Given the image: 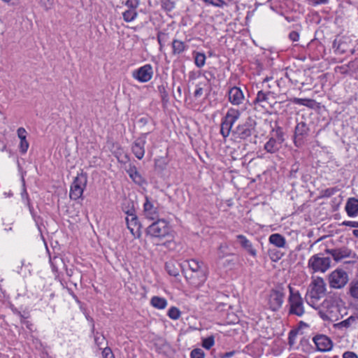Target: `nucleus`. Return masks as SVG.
<instances>
[{"instance_id": "1", "label": "nucleus", "mask_w": 358, "mask_h": 358, "mask_svg": "<svg viewBox=\"0 0 358 358\" xmlns=\"http://www.w3.org/2000/svg\"><path fill=\"white\" fill-rule=\"evenodd\" d=\"M342 300L338 296L329 295L322 303H317L313 307L317 310L318 315L324 321H336L341 315V306Z\"/></svg>"}, {"instance_id": "2", "label": "nucleus", "mask_w": 358, "mask_h": 358, "mask_svg": "<svg viewBox=\"0 0 358 358\" xmlns=\"http://www.w3.org/2000/svg\"><path fill=\"white\" fill-rule=\"evenodd\" d=\"M189 268L185 271V277L192 286L202 285L207 279L208 269L201 261L192 259L187 261Z\"/></svg>"}, {"instance_id": "3", "label": "nucleus", "mask_w": 358, "mask_h": 358, "mask_svg": "<svg viewBox=\"0 0 358 358\" xmlns=\"http://www.w3.org/2000/svg\"><path fill=\"white\" fill-rule=\"evenodd\" d=\"M326 284L322 278L317 277L312 280L308 286L305 299L307 303L315 307L319 301L324 296Z\"/></svg>"}, {"instance_id": "4", "label": "nucleus", "mask_w": 358, "mask_h": 358, "mask_svg": "<svg viewBox=\"0 0 358 358\" xmlns=\"http://www.w3.org/2000/svg\"><path fill=\"white\" fill-rule=\"evenodd\" d=\"M287 288L285 283H278L270 289V310L278 311L282 308Z\"/></svg>"}, {"instance_id": "5", "label": "nucleus", "mask_w": 358, "mask_h": 358, "mask_svg": "<svg viewBox=\"0 0 358 358\" xmlns=\"http://www.w3.org/2000/svg\"><path fill=\"white\" fill-rule=\"evenodd\" d=\"M288 289L289 292L288 296L289 313L291 315L301 317L305 313L303 299L298 290L290 285H288Z\"/></svg>"}, {"instance_id": "6", "label": "nucleus", "mask_w": 358, "mask_h": 358, "mask_svg": "<svg viewBox=\"0 0 358 358\" xmlns=\"http://www.w3.org/2000/svg\"><path fill=\"white\" fill-rule=\"evenodd\" d=\"M331 259L323 253H317L310 257L308 268L313 273H325L331 266Z\"/></svg>"}, {"instance_id": "7", "label": "nucleus", "mask_w": 358, "mask_h": 358, "mask_svg": "<svg viewBox=\"0 0 358 358\" xmlns=\"http://www.w3.org/2000/svg\"><path fill=\"white\" fill-rule=\"evenodd\" d=\"M145 232L152 238L161 239L169 235L170 226L165 220L156 219L155 222L147 227Z\"/></svg>"}, {"instance_id": "8", "label": "nucleus", "mask_w": 358, "mask_h": 358, "mask_svg": "<svg viewBox=\"0 0 358 358\" xmlns=\"http://www.w3.org/2000/svg\"><path fill=\"white\" fill-rule=\"evenodd\" d=\"M87 183V174L83 171L77 175L74 178L70 189L69 196L73 200L80 199L85 189Z\"/></svg>"}, {"instance_id": "9", "label": "nucleus", "mask_w": 358, "mask_h": 358, "mask_svg": "<svg viewBox=\"0 0 358 358\" xmlns=\"http://www.w3.org/2000/svg\"><path fill=\"white\" fill-rule=\"evenodd\" d=\"M240 115L239 110L236 109L228 110L221 123L220 133L224 138L229 136L233 124L239 118Z\"/></svg>"}, {"instance_id": "10", "label": "nucleus", "mask_w": 358, "mask_h": 358, "mask_svg": "<svg viewBox=\"0 0 358 358\" xmlns=\"http://www.w3.org/2000/svg\"><path fill=\"white\" fill-rule=\"evenodd\" d=\"M255 124V121L252 118L248 117L245 122L238 124L232 131V134L235 138L246 139L252 134Z\"/></svg>"}, {"instance_id": "11", "label": "nucleus", "mask_w": 358, "mask_h": 358, "mask_svg": "<svg viewBox=\"0 0 358 358\" xmlns=\"http://www.w3.org/2000/svg\"><path fill=\"white\" fill-rule=\"evenodd\" d=\"M329 285L334 289H341L348 282V275L343 269H336L329 275Z\"/></svg>"}, {"instance_id": "12", "label": "nucleus", "mask_w": 358, "mask_h": 358, "mask_svg": "<svg viewBox=\"0 0 358 358\" xmlns=\"http://www.w3.org/2000/svg\"><path fill=\"white\" fill-rule=\"evenodd\" d=\"M254 109L260 117L268 113V98L267 93L260 90L254 100Z\"/></svg>"}, {"instance_id": "13", "label": "nucleus", "mask_w": 358, "mask_h": 358, "mask_svg": "<svg viewBox=\"0 0 358 358\" xmlns=\"http://www.w3.org/2000/svg\"><path fill=\"white\" fill-rule=\"evenodd\" d=\"M143 215L148 220H155L159 219V213L157 201L151 199L148 196H145L143 203Z\"/></svg>"}, {"instance_id": "14", "label": "nucleus", "mask_w": 358, "mask_h": 358, "mask_svg": "<svg viewBox=\"0 0 358 358\" xmlns=\"http://www.w3.org/2000/svg\"><path fill=\"white\" fill-rule=\"evenodd\" d=\"M153 75L152 67L150 64H145L132 73L134 78L140 83H146L151 80Z\"/></svg>"}, {"instance_id": "15", "label": "nucleus", "mask_w": 358, "mask_h": 358, "mask_svg": "<svg viewBox=\"0 0 358 358\" xmlns=\"http://www.w3.org/2000/svg\"><path fill=\"white\" fill-rule=\"evenodd\" d=\"M313 341L320 352H329L333 348L332 341L324 334H317L313 337Z\"/></svg>"}, {"instance_id": "16", "label": "nucleus", "mask_w": 358, "mask_h": 358, "mask_svg": "<svg viewBox=\"0 0 358 358\" xmlns=\"http://www.w3.org/2000/svg\"><path fill=\"white\" fill-rule=\"evenodd\" d=\"M148 133H144L136 138L131 145V151L135 157L138 159H142L145 155V145L146 143V136Z\"/></svg>"}, {"instance_id": "17", "label": "nucleus", "mask_w": 358, "mask_h": 358, "mask_svg": "<svg viewBox=\"0 0 358 358\" xmlns=\"http://www.w3.org/2000/svg\"><path fill=\"white\" fill-rule=\"evenodd\" d=\"M125 220L127 225V228L130 231L131 234L135 238H140L141 235V225L138 221V217L136 215V213L134 215H131V216H127Z\"/></svg>"}, {"instance_id": "18", "label": "nucleus", "mask_w": 358, "mask_h": 358, "mask_svg": "<svg viewBox=\"0 0 358 358\" xmlns=\"http://www.w3.org/2000/svg\"><path fill=\"white\" fill-rule=\"evenodd\" d=\"M326 253L329 254L336 262H339L344 258L349 257L351 254L350 250L345 247L335 248V249H327Z\"/></svg>"}, {"instance_id": "19", "label": "nucleus", "mask_w": 358, "mask_h": 358, "mask_svg": "<svg viewBox=\"0 0 358 358\" xmlns=\"http://www.w3.org/2000/svg\"><path fill=\"white\" fill-rule=\"evenodd\" d=\"M229 101L234 105H239L244 100L242 90L238 87H231L228 92Z\"/></svg>"}, {"instance_id": "20", "label": "nucleus", "mask_w": 358, "mask_h": 358, "mask_svg": "<svg viewBox=\"0 0 358 358\" xmlns=\"http://www.w3.org/2000/svg\"><path fill=\"white\" fill-rule=\"evenodd\" d=\"M126 171L136 185L141 186L146 183L145 180L142 177L135 166L130 164Z\"/></svg>"}, {"instance_id": "21", "label": "nucleus", "mask_w": 358, "mask_h": 358, "mask_svg": "<svg viewBox=\"0 0 358 358\" xmlns=\"http://www.w3.org/2000/svg\"><path fill=\"white\" fill-rule=\"evenodd\" d=\"M17 136L20 140L19 149L22 154H25L27 152L29 144L27 140V131L23 127H20L17 130Z\"/></svg>"}, {"instance_id": "22", "label": "nucleus", "mask_w": 358, "mask_h": 358, "mask_svg": "<svg viewBox=\"0 0 358 358\" xmlns=\"http://www.w3.org/2000/svg\"><path fill=\"white\" fill-rule=\"evenodd\" d=\"M345 209L349 217H358V199L350 198L345 204Z\"/></svg>"}, {"instance_id": "23", "label": "nucleus", "mask_w": 358, "mask_h": 358, "mask_svg": "<svg viewBox=\"0 0 358 358\" xmlns=\"http://www.w3.org/2000/svg\"><path fill=\"white\" fill-rule=\"evenodd\" d=\"M309 131V128L306 123L304 122H298L295 127V144L296 145L297 141L301 140L302 138L307 136Z\"/></svg>"}, {"instance_id": "24", "label": "nucleus", "mask_w": 358, "mask_h": 358, "mask_svg": "<svg viewBox=\"0 0 358 358\" xmlns=\"http://www.w3.org/2000/svg\"><path fill=\"white\" fill-rule=\"evenodd\" d=\"M236 238L241 247L243 248L249 254L252 256L256 255V250L253 248L251 242L245 236L238 235Z\"/></svg>"}, {"instance_id": "25", "label": "nucleus", "mask_w": 358, "mask_h": 358, "mask_svg": "<svg viewBox=\"0 0 358 358\" xmlns=\"http://www.w3.org/2000/svg\"><path fill=\"white\" fill-rule=\"evenodd\" d=\"M172 54L178 55L187 50L188 45L183 41L178 39H173L172 41Z\"/></svg>"}, {"instance_id": "26", "label": "nucleus", "mask_w": 358, "mask_h": 358, "mask_svg": "<svg viewBox=\"0 0 358 358\" xmlns=\"http://www.w3.org/2000/svg\"><path fill=\"white\" fill-rule=\"evenodd\" d=\"M270 244L279 248H284L286 245V240L285 238L280 234H273L270 235Z\"/></svg>"}, {"instance_id": "27", "label": "nucleus", "mask_w": 358, "mask_h": 358, "mask_svg": "<svg viewBox=\"0 0 358 358\" xmlns=\"http://www.w3.org/2000/svg\"><path fill=\"white\" fill-rule=\"evenodd\" d=\"M348 43L341 39H335L333 43V49L336 54L343 55L348 51Z\"/></svg>"}, {"instance_id": "28", "label": "nucleus", "mask_w": 358, "mask_h": 358, "mask_svg": "<svg viewBox=\"0 0 358 358\" xmlns=\"http://www.w3.org/2000/svg\"><path fill=\"white\" fill-rule=\"evenodd\" d=\"M165 268L170 275L176 277L179 275L180 266L179 264L171 261L166 263Z\"/></svg>"}, {"instance_id": "29", "label": "nucleus", "mask_w": 358, "mask_h": 358, "mask_svg": "<svg viewBox=\"0 0 358 358\" xmlns=\"http://www.w3.org/2000/svg\"><path fill=\"white\" fill-rule=\"evenodd\" d=\"M358 322V316L357 315H351L347 319L341 321L338 323L336 326L338 328H349L350 327L355 325Z\"/></svg>"}, {"instance_id": "30", "label": "nucleus", "mask_w": 358, "mask_h": 358, "mask_svg": "<svg viewBox=\"0 0 358 358\" xmlns=\"http://www.w3.org/2000/svg\"><path fill=\"white\" fill-rule=\"evenodd\" d=\"M150 303L155 308L164 309L167 306V301L163 297L155 296L151 298Z\"/></svg>"}, {"instance_id": "31", "label": "nucleus", "mask_w": 358, "mask_h": 358, "mask_svg": "<svg viewBox=\"0 0 358 358\" xmlns=\"http://www.w3.org/2000/svg\"><path fill=\"white\" fill-rule=\"evenodd\" d=\"M292 102L295 104L313 108L315 105V100L310 99L294 98Z\"/></svg>"}, {"instance_id": "32", "label": "nucleus", "mask_w": 358, "mask_h": 358, "mask_svg": "<svg viewBox=\"0 0 358 358\" xmlns=\"http://www.w3.org/2000/svg\"><path fill=\"white\" fill-rule=\"evenodd\" d=\"M193 55L195 65L199 68L205 65L206 59L205 54L203 52H194Z\"/></svg>"}, {"instance_id": "33", "label": "nucleus", "mask_w": 358, "mask_h": 358, "mask_svg": "<svg viewBox=\"0 0 358 358\" xmlns=\"http://www.w3.org/2000/svg\"><path fill=\"white\" fill-rule=\"evenodd\" d=\"M122 208L123 212L127 214V216H131V215L136 213L133 202L126 201L123 203Z\"/></svg>"}, {"instance_id": "34", "label": "nucleus", "mask_w": 358, "mask_h": 358, "mask_svg": "<svg viewBox=\"0 0 358 358\" xmlns=\"http://www.w3.org/2000/svg\"><path fill=\"white\" fill-rule=\"evenodd\" d=\"M137 16V13L134 9H129L122 13L124 21L129 22L133 21Z\"/></svg>"}, {"instance_id": "35", "label": "nucleus", "mask_w": 358, "mask_h": 358, "mask_svg": "<svg viewBox=\"0 0 358 358\" xmlns=\"http://www.w3.org/2000/svg\"><path fill=\"white\" fill-rule=\"evenodd\" d=\"M157 38L159 45V50L162 51L164 45V43L169 39V34L164 31H159Z\"/></svg>"}, {"instance_id": "36", "label": "nucleus", "mask_w": 358, "mask_h": 358, "mask_svg": "<svg viewBox=\"0 0 358 358\" xmlns=\"http://www.w3.org/2000/svg\"><path fill=\"white\" fill-rule=\"evenodd\" d=\"M105 341L106 338L103 334H99V332H96V334H94V342L99 349L101 350L103 348Z\"/></svg>"}, {"instance_id": "37", "label": "nucleus", "mask_w": 358, "mask_h": 358, "mask_svg": "<svg viewBox=\"0 0 358 358\" xmlns=\"http://www.w3.org/2000/svg\"><path fill=\"white\" fill-rule=\"evenodd\" d=\"M215 344V338L213 336H210L207 338L202 339V347L206 350H210Z\"/></svg>"}, {"instance_id": "38", "label": "nucleus", "mask_w": 358, "mask_h": 358, "mask_svg": "<svg viewBox=\"0 0 358 358\" xmlns=\"http://www.w3.org/2000/svg\"><path fill=\"white\" fill-rule=\"evenodd\" d=\"M167 315L172 320H178L181 313L178 308L173 306L169 310Z\"/></svg>"}, {"instance_id": "39", "label": "nucleus", "mask_w": 358, "mask_h": 358, "mask_svg": "<svg viewBox=\"0 0 358 358\" xmlns=\"http://www.w3.org/2000/svg\"><path fill=\"white\" fill-rule=\"evenodd\" d=\"M350 292L353 298L358 299V280L351 282Z\"/></svg>"}, {"instance_id": "40", "label": "nucleus", "mask_w": 358, "mask_h": 358, "mask_svg": "<svg viewBox=\"0 0 358 358\" xmlns=\"http://www.w3.org/2000/svg\"><path fill=\"white\" fill-rule=\"evenodd\" d=\"M162 7L166 11H171L175 8V3L171 0H162Z\"/></svg>"}, {"instance_id": "41", "label": "nucleus", "mask_w": 358, "mask_h": 358, "mask_svg": "<svg viewBox=\"0 0 358 358\" xmlns=\"http://www.w3.org/2000/svg\"><path fill=\"white\" fill-rule=\"evenodd\" d=\"M191 358H204L205 353L201 348H195L190 353Z\"/></svg>"}, {"instance_id": "42", "label": "nucleus", "mask_w": 358, "mask_h": 358, "mask_svg": "<svg viewBox=\"0 0 358 358\" xmlns=\"http://www.w3.org/2000/svg\"><path fill=\"white\" fill-rule=\"evenodd\" d=\"M338 191L336 187L327 188L322 192V196L324 197H330L334 195Z\"/></svg>"}, {"instance_id": "43", "label": "nucleus", "mask_w": 358, "mask_h": 358, "mask_svg": "<svg viewBox=\"0 0 358 358\" xmlns=\"http://www.w3.org/2000/svg\"><path fill=\"white\" fill-rule=\"evenodd\" d=\"M205 3L222 8L226 3L223 0H203Z\"/></svg>"}, {"instance_id": "44", "label": "nucleus", "mask_w": 358, "mask_h": 358, "mask_svg": "<svg viewBox=\"0 0 358 358\" xmlns=\"http://www.w3.org/2000/svg\"><path fill=\"white\" fill-rule=\"evenodd\" d=\"M102 349H103L102 356L103 358H113V354L110 348L105 347Z\"/></svg>"}, {"instance_id": "45", "label": "nucleus", "mask_w": 358, "mask_h": 358, "mask_svg": "<svg viewBox=\"0 0 358 358\" xmlns=\"http://www.w3.org/2000/svg\"><path fill=\"white\" fill-rule=\"evenodd\" d=\"M272 250L270 249V259H271L272 261L276 262L278 259H280L283 253L280 252H276L275 253H271Z\"/></svg>"}, {"instance_id": "46", "label": "nucleus", "mask_w": 358, "mask_h": 358, "mask_svg": "<svg viewBox=\"0 0 358 358\" xmlns=\"http://www.w3.org/2000/svg\"><path fill=\"white\" fill-rule=\"evenodd\" d=\"M308 4L315 6L320 4H327L329 0H307Z\"/></svg>"}, {"instance_id": "47", "label": "nucleus", "mask_w": 358, "mask_h": 358, "mask_svg": "<svg viewBox=\"0 0 358 358\" xmlns=\"http://www.w3.org/2000/svg\"><path fill=\"white\" fill-rule=\"evenodd\" d=\"M40 3L45 10H48L52 6L53 0H40Z\"/></svg>"}, {"instance_id": "48", "label": "nucleus", "mask_w": 358, "mask_h": 358, "mask_svg": "<svg viewBox=\"0 0 358 358\" xmlns=\"http://www.w3.org/2000/svg\"><path fill=\"white\" fill-rule=\"evenodd\" d=\"M125 5L129 8V9H134L135 10L138 6V3L134 0H127L125 3Z\"/></svg>"}, {"instance_id": "49", "label": "nucleus", "mask_w": 358, "mask_h": 358, "mask_svg": "<svg viewBox=\"0 0 358 358\" xmlns=\"http://www.w3.org/2000/svg\"><path fill=\"white\" fill-rule=\"evenodd\" d=\"M341 224L352 228H358V221H343Z\"/></svg>"}, {"instance_id": "50", "label": "nucleus", "mask_w": 358, "mask_h": 358, "mask_svg": "<svg viewBox=\"0 0 358 358\" xmlns=\"http://www.w3.org/2000/svg\"><path fill=\"white\" fill-rule=\"evenodd\" d=\"M289 38L293 41H298L299 39V34L297 31H292L289 34Z\"/></svg>"}, {"instance_id": "51", "label": "nucleus", "mask_w": 358, "mask_h": 358, "mask_svg": "<svg viewBox=\"0 0 358 358\" xmlns=\"http://www.w3.org/2000/svg\"><path fill=\"white\" fill-rule=\"evenodd\" d=\"M343 358H358V356L354 352L348 351L343 353Z\"/></svg>"}, {"instance_id": "52", "label": "nucleus", "mask_w": 358, "mask_h": 358, "mask_svg": "<svg viewBox=\"0 0 358 358\" xmlns=\"http://www.w3.org/2000/svg\"><path fill=\"white\" fill-rule=\"evenodd\" d=\"M349 68L358 71V58L349 63Z\"/></svg>"}, {"instance_id": "53", "label": "nucleus", "mask_w": 358, "mask_h": 358, "mask_svg": "<svg viewBox=\"0 0 358 358\" xmlns=\"http://www.w3.org/2000/svg\"><path fill=\"white\" fill-rule=\"evenodd\" d=\"M203 88L201 87H197L195 92H194V96L195 98H199L203 94Z\"/></svg>"}, {"instance_id": "54", "label": "nucleus", "mask_w": 358, "mask_h": 358, "mask_svg": "<svg viewBox=\"0 0 358 358\" xmlns=\"http://www.w3.org/2000/svg\"><path fill=\"white\" fill-rule=\"evenodd\" d=\"M236 354V351H230L220 355V358H230Z\"/></svg>"}, {"instance_id": "55", "label": "nucleus", "mask_w": 358, "mask_h": 358, "mask_svg": "<svg viewBox=\"0 0 358 358\" xmlns=\"http://www.w3.org/2000/svg\"><path fill=\"white\" fill-rule=\"evenodd\" d=\"M276 134H278V137H277V139L275 141H278V142H282L283 141V138H282V134L281 132V131H276Z\"/></svg>"}, {"instance_id": "56", "label": "nucleus", "mask_w": 358, "mask_h": 358, "mask_svg": "<svg viewBox=\"0 0 358 358\" xmlns=\"http://www.w3.org/2000/svg\"><path fill=\"white\" fill-rule=\"evenodd\" d=\"M352 234L356 238H358V229H354L352 231Z\"/></svg>"}, {"instance_id": "57", "label": "nucleus", "mask_w": 358, "mask_h": 358, "mask_svg": "<svg viewBox=\"0 0 358 358\" xmlns=\"http://www.w3.org/2000/svg\"><path fill=\"white\" fill-rule=\"evenodd\" d=\"M285 20L289 22L294 21V18L289 16H286Z\"/></svg>"}, {"instance_id": "58", "label": "nucleus", "mask_w": 358, "mask_h": 358, "mask_svg": "<svg viewBox=\"0 0 358 358\" xmlns=\"http://www.w3.org/2000/svg\"><path fill=\"white\" fill-rule=\"evenodd\" d=\"M268 148H269V145H268V141L264 144V148L268 152Z\"/></svg>"}, {"instance_id": "59", "label": "nucleus", "mask_w": 358, "mask_h": 358, "mask_svg": "<svg viewBox=\"0 0 358 358\" xmlns=\"http://www.w3.org/2000/svg\"><path fill=\"white\" fill-rule=\"evenodd\" d=\"M205 78H206V80L209 82L211 79L210 78V76H206V75H204Z\"/></svg>"}, {"instance_id": "60", "label": "nucleus", "mask_w": 358, "mask_h": 358, "mask_svg": "<svg viewBox=\"0 0 358 358\" xmlns=\"http://www.w3.org/2000/svg\"><path fill=\"white\" fill-rule=\"evenodd\" d=\"M292 331H290L289 336V343H292Z\"/></svg>"}, {"instance_id": "61", "label": "nucleus", "mask_w": 358, "mask_h": 358, "mask_svg": "<svg viewBox=\"0 0 358 358\" xmlns=\"http://www.w3.org/2000/svg\"><path fill=\"white\" fill-rule=\"evenodd\" d=\"M207 73L208 74V76H210V79H211V78H214V76H213V73H210V72H208V73Z\"/></svg>"}, {"instance_id": "62", "label": "nucleus", "mask_w": 358, "mask_h": 358, "mask_svg": "<svg viewBox=\"0 0 358 358\" xmlns=\"http://www.w3.org/2000/svg\"><path fill=\"white\" fill-rule=\"evenodd\" d=\"M272 136H273V134H272ZM273 136L270 137V140H269L270 145H271V143H272V142H273Z\"/></svg>"}, {"instance_id": "63", "label": "nucleus", "mask_w": 358, "mask_h": 358, "mask_svg": "<svg viewBox=\"0 0 358 358\" xmlns=\"http://www.w3.org/2000/svg\"><path fill=\"white\" fill-rule=\"evenodd\" d=\"M268 80V77H266L264 79V82H267Z\"/></svg>"}, {"instance_id": "64", "label": "nucleus", "mask_w": 358, "mask_h": 358, "mask_svg": "<svg viewBox=\"0 0 358 358\" xmlns=\"http://www.w3.org/2000/svg\"><path fill=\"white\" fill-rule=\"evenodd\" d=\"M22 182L24 183V176H22Z\"/></svg>"}]
</instances>
